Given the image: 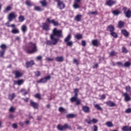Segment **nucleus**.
Returning a JSON list of instances; mask_svg holds the SVG:
<instances>
[{
    "label": "nucleus",
    "mask_w": 131,
    "mask_h": 131,
    "mask_svg": "<svg viewBox=\"0 0 131 131\" xmlns=\"http://www.w3.org/2000/svg\"><path fill=\"white\" fill-rule=\"evenodd\" d=\"M106 104L107 106H108L109 107H116V103L111 101H108L106 102Z\"/></svg>",
    "instance_id": "aec40b11"
},
{
    "label": "nucleus",
    "mask_w": 131,
    "mask_h": 131,
    "mask_svg": "<svg viewBox=\"0 0 131 131\" xmlns=\"http://www.w3.org/2000/svg\"><path fill=\"white\" fill-rule=\"evenodd\" d=\"M67 118H74L75 115L73 114H70L66 116Z\"/></svg>",
    "instance_id": "e433bc0d"
},
{
    "label": "nucleus",
    "mask_w": 131,
    "mask_h": 131,
    "mask_svg": "<svg viewBox=\"0 0 131 131\" xmlns=\"http://www.w3.org/2000/svg\"><path fill=\"white\" fill-rule=\"evenodd\" d=\"M82 17V15L79 14L76 16L75 17V20L77 21V22H80L81 21V17Z\"/></svg>",
    "instance_id": "393cba45"
},
{
    "label": "nucleus",
    "mask_w": 131,
    "mask_h": 131,
    "mask_svg": "<svg viewBox=\"0 0 131 131\" xmlns=\"http://www.w3.org/2000/svg\"><path fill=\"white\" fill-rule=\"evenodd\" d=\"M21 29L23 32L25 33L26 31H27V27L26 25H24L21 26Z\"/></svg>",
    "instance_id": "72a5a7b5"
},
{
    "label": "nucleus",
    "mask_w": 131,
    "mask_h": 131,
    "mask_svg": "<svg viewBox=\"0 0 131 131\" xmlns=\"http://www.w3.org/2000/svg\"><path fill=\"white\" fill-rule=\"evenodd\" d=\"M71 34H69L64 39V42H68V41H70V39H71Z\"/></svg>",
    "instance_id": "bb28decb"
},
{
    "label": "nucleus",
    "mask_w": 131,
    "mask_h": 131,
    "mask_svg": "<svg viewBox=\"0 0 131 131\" xmlns=\"http://www.w3.org/2000/svg\"><path fill=\"white\" fill-rule=\"evenodd\" d=\"M110 55L112 57L113 56H116V53H115L114 51H112L110 53Z\"/></svg>",
    "instance_id": "13d9d810"
},
{
    "label": "nucleus",
    "mask_w": 131,
    "mask_h": 131,
    "mask_svg": "<svg viewBox=\"0 0 131 131\" xmlns=\"http://www.w3.org/2000/svg\"><path fill=\"white\" fill-rule=\"evenodd\" d=\"M121 33L123 34V35H124L125 37H127V36L129 35V33H128L125 29L122 30Z\"/></svg>",
    "instance_id": "4be33fe9"
},
{
    "label": "nucleus",
    "mask_w": 131,
    "mask_h": 131,
    "mask_svg": "<svg viewBox=\"0 0 131 131\" xmlns=\"http://www.w3.org/2000/svg\"><path fill=\"white\" fill-rule=\"evenodd\" d=\"M15 112V108H14V107L12 106L9 108V112Z\"/></svg>",
    "instance_id": "0e129e2a"
},
{
    "label": "nucleus",
    "mask_w": 131,
    "mask_h": 131,
    "mask_svg": "<svg viewBox=\"0 0 131 131\" xmlns=\"http://www.w3.org/2000/svg\"><path fill=\"white\" fill-rule=\"evenodd\" d=\"M122 53H123V54H127L128 51L126 49V48L123 47L122 48Z\"/></svg>",
    "instance_id": "4c0bfd02"
},
{
    "label": "nucleus",
    "mask_w": 131,
    "mask_h": 131,
    "mask_svg": "<svg viewBox=\"0 0 131 131\" xmlns=\"http://www.w3.org/2000/svg\"><path fill=\"white\" fill-rule=\"evenodd\" d=\"M125 90L126 91V92H130L131 91L130 86H126L125 88Z\"/></svg>",
    "instance_id": "6e6d98bb"
},
{
    "label": "nucleus",
    "mask_w": 131,
    "mask_h": 131,
    "mask_svg": "<svg viewBox=\"0 0 131 131\" xmlns=\"http://www.w3.org/2000/svg\"><path fill=\"white\" fill-rule=\"evenodd\" d=\"M46 22H47V23H51L54 25V26H59V25H60L58 21H55V19H52L51 20L49 18H47Z\"/></svg>",
    "instance_id": "9d476101"
},
{
    "label": "nucleus",
    "mask_w": 131,
    "mask_h": 131,
    "mask_svg": "<svg viewBox=\"0 0 131 131\" xmlns=\"http://www.w3.org/2000/svg\"><path fill=\"white\" fill-rule=\"evenodd\" d=\"M13 73L15 75V78H20L23 75V73L20 72L19 71H14Z\"/></svg>",
    "instance_id": "9b49d317"
},
{
    "label": "nucleus",
    "mask_w": 131,
    "mask_h": 131,
    "mask_svg": "<svg viewBox=\"0 0 131 131\" xmlns=\"http://www.w3.org/2000/svg\"><path fill=\"white\" fill-rule=\"evenodd\" d=\"M82 110L85 113H90V107L86 105L82 107Z\"/></svg>",
    "instance_id": "412c9836"
},
{
    "label": "nucleus",
    "mask_w": 131,
    "mask_h": 131,
    "mask_svg": "<svg viewBox=\"0 0 131 131\" xmlns=\"http://www.w3.org/2000/svg\"><path fill=\"white\" fill-rule=\"evenodd\" d=\"M30 105L34 109H38V103L35 102L32 100L30 101Z\"/></svg>",
    "instance_id": "f8f14e48"
},
{
    "label": "nucleus",
    "mask_w": 131,
    "mask_h": 131,
    "mask_svg": "<svg viewBox=\"0 0 131 131\" xmlns=\"http://www.w3.org/2000/svg\"><path fill=\"white\" fill-rule=\"evenodd\" d=\"M92 43L94 47H99L100 41L98 39H94L92 40Z\"/></svg>",
    "instance_id": "6ab92c4d"
},
{
    "label": "nucleus",
    "mask_w": 131,
    "mask_h": 131,
    "mask_svg": "<svg viewBox=\"0 0 131 131\" xmlns=\"http://www.w3.org/2000/svg\"><path fill=\"white\" fill-rule=\"evenodd\" d=\"M34 97L37 99H38L39 100H40L41 99V97H40V94L39 93L36 94Z\"/></svg>",
    "instance_id": "09e8293b"
},
{
    "label": "nucleus",
    "mask_w": 131,
    "mask_h": 131,
    "mask_svg": "<svg viewBox=\"0 0 131 131\" xmlns=\"http://www.w3.org/2000/svg\"><path fill=\"white\" fill-rule=\"evenodd\" d=\"M26 52L27 54H34V53L37 52L36 44L32 42H30L26 49Z\"/></svg>",
    "instance_id": "f257e3e1"
},
{
    "label": "nucleus",
    "mask_w": 131,
    "mask_h": 131,
    "mask_svg": "<svg viewBox=\"0 0 131 131\" xmlns=\"http://www.w3.org/2000/svg\"><path fill=\"white\" fill-rule=\"evenodd\" d=\"M40 4H41L42 7H47L48 3H47V1L42 0L40 2Z\"/></svg>",
    "instance_id": "7c9ffc66"
},
{
    "label": "nucleus",
    "mask_w": 131,
    "mask_h": 131,
    "mask_svg": "<svg viewBox=\"0 0 131 131\" xmlns=\"http://www.w3.org/2000/svg\"><path fill=\"white\" fill-rule=\"evenodd\" d=\"M35 75L37 77H38L40 76V72H39V71H37L35 72Z\"/></svg>",
    "instance_id": "3c124183"
},
{
    "label": "nucleus",
    "mask_w": 131,
    "mask_h": 131,
    "mask_svg": "<svg viewBox=\"0 0 131 131\" xmlns=\"http://www.w3.org/2000/svg\"><path fill=\"white\" fill-rule=\"evenodd\" d=\"M11 32L13 33V34H17L18 33H19L20 31L18 29H13L11 30Z\"/></svg>",
    "instance_id": "c756f323"
},
{
    "label": "nucleus",
    "mask_w": 131,
    "mask_h": 131,
    "mask_svg": "<svg viewBox=\"0 0 131 131\" xmlns=\"http://www.w3.org/2000/svg\"><path fill=\"white\" fill-rule=\"evenodd\" d=\"M78 92H79L78 89H74V93L75 94L74 96L72 97L70 99V101L72 103H73V102H76V101L78 100L77 97H78Z\"/></svg>",
    "instance_id": "39448f33"
},
{
    "label": "nucleus",
    "mask_w": 131,
    "mask_h": 131,
    "mask_svg": "<svg viewBox=\"0 0 131 131\" xmlns=\"http://www.w3.org/2000/svg\"><path fill=\"white\" fill-rule=\"evenodd\" d=\"M33 65H34V61L33 60H31L30 61H27L26 62V68H29V67L33 66Z\"/></svg>",
    "instance_id": "f3484780"
},
{
    "label": "nucleus",
    "mask_w": 131,
    "mask_h": 131,
    "mask_svg": "<svg viewBox=\"0 0 131 131\" xmlns=\"http://www.w3.org/2000/svg\"><path fill=\"white\" fill-rule=\"evenodd\" d=\"M58 111L59 112H64V111H65V109L62 107H60L59 108Z\"/></svg>",
    "instance_id": "052dcab7"
},
{
    "label": "nucleus",
    "mask_w": 131,
    "mask_h": 131,
    "mask_svg": "<svg viewBox=\"0 0 131 131\" xmlns=\"http://www.w3.org/2000/svg\"><path fill=\"white\" fill-rule=\"evenodd\" d=\"M25 20V18H24V16L20 15L18 17V20L19 22H23Z\"/></svg>",
    "instance_id": "37998d69"
},
{
    "label": "nucleus",
    "mask_w": 131,
    "mask_h": 131,
    "mask_svg": "<svg viewBox=\"0 0 131 131\" xmlns=\"http://www.w3.org/2000/svg\"><path fill=\"white\" fill-rule=\"evenodd\" d=\"M17 17V15L14 12H11L9 14L8 16V19L9 22H12L13 21V19H15Z\"/></svg>",
    "instance_id": "1a4fd4ad"
},
{
    "label": "nucleus",
    "mask_w": 131,
    "mask_h": 131,
    "mask_svg": "<svg viewBox=\"0 0 131 131\" xmlns=\"http://www.w3.org/2000/svg\"><path fill=\"white\" fill-rule=\"evenodd\" d=\"M51 40H47L46 42V45L47 46H52V45H53V46H55V45H57L58 43V41H59V39H51Z\"/></svg>",
    "instance_id": "423d86ee"
},
{
    "label": "nucleus",
    "mask_w": 131,
    "mask_h": 131,
    "mask_svg": "<svg viewBox=\"0 0 131 131\" xmlns=\"http://www.w3.org/2000/svg\"><path fill=\"white\" fill-rule=\"evenodd\" d=\"M57 3V8L59 9V10H63L65 9V3L61 0H56Z\"/></svg>",
    "instance_id": "20e7f679"
},
{
    "label": "nucleus",
    "mask_w": 131,
    "mask_h": 131,
    "mask_svg": "<svg viewBox=\"0 0 131 131\" xmlns=\"http://www.w3.org/2000/svg\"><path fill=\"white\" fill-rule=\"evenodd\" d=\"M131 63L129 61H126L124 64V67H129L130 66Z\"/></svg>",
    "instance_id": "c03bdc74"
},
{
    "label": "nucleus",
    "mask_w": 131,
    "mask_h": 131,
    "mask_svg": "<svg viewBox=\"0 0 131 131\" xmlns=\"http://www.w3.org/2000/svg\"><path fill=\"white\" fill-rule=\"evenodd\" d=\"M105 125H106L107 127H112V126H113V124L112 122L108 121L106 123Z\"/></svg>",
    "instance_id": "c9c22d12"
},
{
    "label": "nucleus",
    "mask_w": 131,
    "mask_h": 131,
    "mask_svg": "<svg viewBox=\"0 0 131 131\" xmlns=\"http://www.w3.org/2000/svg\"><path fill=\"white\" fill-rule=\"evenodd\" d=\"M116 64L118 65V66H121V67H124V66L123 65V63H122V62L119 61V62H117L116 63Z\"/></svg>",
    "instance_id": "5fc2aeb1"
},
{
    "label": "nucleus",
    "mask_w": 131,
    "mask_h": 131,
    "mask_svg": "<svg viewBox=\"0 0 131 131\" xmlns=\"http://www.w3.org/2000/svg\"><path fill=\"white\" fill-rule=\"evenodd\" d=\"M62 35V31L58 30H57V28H55L53 30L52 34L50 35V39H56V38H55V36H57V37H61Z\"/></svg>",
    "instance_id": "f03ea898"
},
{
    "label": "nucleus",
    "mask_w": 131,
    "mask_h": 131,
    "mask_svg": "<svg viewBox=\"0 0 131 131\" xmlns=\"http://www.w3.org/2000/svg\"><path fill=\"white\" fill-rule=\"evenodd\" d=\"M66 45L67 46V47H72V46H73V42H72V41H69L68 42H66Z\"/></svg>",
    "instance_id": "58836bf2"
},
{
    "label": "nucleus",
    "mask_w": 131,
    "mask_h": 131,
    "mask_svg": "<svg viewBox=\"0 0 131 131\" xmlns=\"http://www.w3.org/2000/svg\"><path fill=\"white\" fill-rule=\"evenodd\" d=\"M94 106L95 108H96V109L97 110H99L100 111H102V110H103V108H102V107H101L99 104H95Z\"/></svg>",
    "instance_id": "ea45409f"
},
{
    "label": "nucleus",
    "mask_w": 131,
    "mask_h": 131,
    "mask_svg": "<svg viewBox=\"0 0 131 131\" xmlns=\"http://www.w3.org/2000/svg\"><path fill=\"white\" fill-rule=\"evenodd\" d=\"M12 10V7L11 6H7L5 10H4V13H8L9 11H11Z\"/></svg>",
    "instance_id": "473e14b6"
},
{
    "label": "nucleus",
    "mask_w": 131,
    "mask_h": 131,
    "mask_svg": "<svg viewBox=\"0 0 131 131\" xmlns=\"http://www.w3.org/2000/svg\"><path fill=\"white\" fill-rule=\"evenodd\" d=\"M112 13L113 14V15H115V16H118L119 14H121V11L118 10H113L112 11Z\"/></svg>",
    "instance_id": "cd10ccee"
},
{
    "label": "nucleus",
    "mask_w": 131,
    "mask_h": 131,
    "mask_svg": "<svg viewBox=\"0 0 131 131\" xmlns=\"http://www.w3.org/2000/svg\"><path fill=\"white\" fill-rule=\"evenodd\" d=\"M26 5L27 7H32V4H31V2L29 1H26Z\"/></svg>",
    "instance_id": "a18cd8bd"
},
{
    "label": "nucleus",
    "mask_w": 131,
    "mask_h": 131,
    "mask_svg": "<svg viewBox=\"0 0 131 131\" xmlns=\"http://www.w3.org/2000/svg\"><path fill=\"white\" fill-rule=\"evenodd\" d=\"M73 8H74L75 9H79V8H80V6L78 5V4L75 3L73 5Z\"/></svg>",
    "instance_id": "49530a36"
},
{
    "label": "nucleus",
    "mask_w": 131,
    "mask_h": 131,
    "mask_svg": "<svg viewBox=\"0 0 131 131\" xmlns=\"http://www.w3.org/2000/svg\"><path fill=\"white\" fill-rule=\"evenodd\" d=\"M24 83V80L23 79H19L17 81H14V84L17 85H22Z\"/></svg>",
    "instance_id": "2eb2a0df"
},
{
    "label": "nucleus",
    "mask_w": 131,
    "mask_h": 131,
    "mask_svg": "<svg viewBox=\"0 0 131 131\" xmlns=\"http://www.w3.org/2000/svg\"><path fill=\"white\" fill-rule=\"evenodd\" d=\"M5 53H6V51H5V50H2L0 51L1 58H3V57H4V55H5Z\"/></svg>",
    "instance_id": "de8ad7c7"
},
{
    "label": "nucleus",
    "mask_w": 131,
    "mask_h": 131,
    "mask_svg": "<svg viewBox=\"0 0 131 131\" xmlns=\"http://www.w3.org/2000/svg\"><path fill=\"white\" fill-rule=\"evenodd\" d=\"M126 10H127V8H126V7L123 8L122 10L124 12V14H125L126 18H130L131 11L129 10H128L126 11Z\"/></svg>",
    "instance_id": "6e6552de"
},
{
    "label": "nucleus",
    "mask_w": 131,
    "mask_h": 131,
    "mask_svg": "<svg viewBox=\"0 0 131 131\" xmlns=\"http://www.w3.org/2000/svg\"><path fill=\"white\" fill-rule=\"evenodd\" d=\"M7 45L6 44H2L0 46V49L2 50V51H6V50L7 49Z\"/></svg>",
    "instance_id": "c85d7f7f"
},
{
    "label": "nucleus",
    "mask_w": 131,
    "mask_h": 131,
    "mask_svg": "<svg viewBox=\"0 0 131 131\" xmlns=\"http://www.w3.org/2000/svg\"><path fill=\"white\" fill-rule=\"evenodd\" d=\"M42 28L43 30H46V31L50 30V26H49V25L47 23H43Z\"/></svg>",
    "instance_id": "a211bd4d"
},
{
    "label": "nucleus",
    "mask_w": 131,
    "mask_h": 131,
    "mask_svg": "<svg viewBox=\"0 0 131 131\" xmlns=\"http://www.w3.org/2000/svg\"><path fill=\"white\" fill-rule=\"evenodd\" d=\"M91 121H92V122H93V123H97L98 122V120L97 119L93 118L91 120Z\"/></svg>",
    "instance_id": "680f3d73"
},
{
    "label": "nucleus",
    "mask_w": 131,
    "mask_h": 131,
    "mask_svg": "<svg viewBox=\"0 0 131 131\" xmlns=\"http://www.w3.org/2000/svg\"><path fill=\"white\" fill-rule=\"evenodd\" d=\"M15 97H16V95L15 94V93L9 94L8 95V99L10 101H13V99H15Z\"/></svg>",
    "instance_id": "5701e85b"
},
{
    "label": "nucleus",
    "mask_w": 131,
    "mask_h": 131,
    "mask_svg": "<svg viewBox=\"0 0 131 131\" xmlns=\"http://www.w3.org/2000/svg\"><path fill=\"white\" fill-rule=\"evenodd\" d=\"M88 15H98V12L97 11L89 12Z\"/></svg>",
    "instance_id": "8fccbe9b"
},
{
    "label": "nucleus",
    "mask_w": 131,
    "mask_h": 131,
    "mask_svg": "<svg viewBox=\"0 0 131 131\" xmlns=\"http://www.w3.org/2000/svg\"><path fill=\"white\" fill-rule=\"evenodd\" d=\"M116 4V2L113 1L112 0H107L105 3V5L106 6H108V7H112V6H114V5H115Z\"/></svg>",
    "instance_id": "ddd939ff"
},
{
    "label": "nucleus",
    "mask_w": 131,
    "mask_h": 131,
    "mask_svg": "<svg viewBox=\"0 0 131 131\" xmlns=\"http://www.w3.org/2000/svg\"><path fill=\"white\" fill-rule=\"evenodd\" d=\"M12 126L13 128H14V129L18 128V125H17V124H16V123H13L12 125Z\"/></svg>",
    "instance_id": "4d7b16f0"
},
{
    "label": "nucleus",
    "mask_w": 131,
    "mask_h": 131,
    "mask_svg": "<svg viewBox=\"0 0 131 131\" xmlns=\"http://www.w3.org/2000/svg\"><path fill=\"white\" fill-rule=\"evenodd\" d=\"M34 10V11H37V12H42V11H43V9L39 6H35Z\"/></svg>",
    "instance_id": "a878e982"
},
{
    "label": "nucleus",
    "mask_w": 131,
    "mask_h": 131,
    "mask_svg": "<svg viewBox=\"0 0 131 131\" xmlns=\"http://www.w3.org/2000/svg\"><path fill=\"white\" fill-rule=\"evenodd\" d=\"M57 128L58 130H60V131L65 130V129H66L67 128H68L70 130H71V129H72V128H71V126H70L68 124H64L63 125H61L60 124H58L57 126Z\"/></svg>",
    "instance_id": "7ed1b4c3"
},
{
    "label": "nucleus",
    "mask_w": 131,
    "mask_h": 131,
    "mask_svg": "<svg viewBox=\"0 0 131 131\" xmlns=\"http://www.w3.org/2000/svg\"><path fill=\"white\" fill-rule=\"evenodd\" d=\"M75 37L76 39H81L82 38V35L77 34L75 36Z\"/></svg>",
    "instance_id": "79ce46f5"
},
{
    "label": "nucleus",
    "mask_w": 131,
    "mask_h": 131,
    "mask_svg": "<svg viewBox=\"0 0 131 131\" xmlns=\"http://www.w3.org/2000/svg\"><path fill=\"white\" fill-rule=\"evenodd\" d=\"M14 117H15V116H14V115H13V114H10L9 116V118H10V119H13V118H14Z\"/></svg>",
    "instance_id": "338daca9"
},
{
    "label": "nucleus",
    "mask_w": 131,
    "mask_h": 131,
    "mask_svg": "<svg viewBox=\"0 0 131 131\" xmlns=\"http://www.w3.org/2000/svg\"><path fill=\"white\" fill-rule=\"evenodd\" d=\"M85 45H86V42L84 40H82L81 41V45L82 47H85Z\"/></svg>",
    "instance_id": "69168bd1"
},
{
    "label": "nucleus",
    "mask_w": 131,
    "mask_h": 131,
    "mask_svg": "<svg viewBox=\"0 0 131 131\" xmlns=\"http://www.w3.org/2000/svg\"><path fill=\"white\" fill-rule=\"evenodd\" d=\"M123 97H124V101L125 102H128L129 101H131V98L128 95V94L126 93H124L123 94Z\"/></svg>",
    "instance_id": "4468645a"
},
{
    "label": "nucleus",
    "mask_w": 131,
    "mask_h": 131,
    "mask_svg": "<svg viewBox=\"0 0 131 131\" xmlns=\"http://www.w3.org/2000/svg\"><path fill=\"white\" fill-rule=\"evenodd\" d=\"M125 113H127L128 114H129V113H131V108H127L125 110Z\"/></svg>",
    "instance_id": "bf43d9fd"
},
{
    "label": "nucleus",
    "mask_w": 131,
    "mask_h": 131,
    "mask_svg": "<svg viewBox=\"0 0 131 131\" xmlns=\"http://www.w3.org/2000/svg\"><path fill=\"white\" fill-rule=\"evenodd\" d=\"M73 63L74 64H76V65H77V66H78V65H79V63L78 62V61L77 60V59L74 58L73 60Z\"/></svg>",
    "instance_id": "603ef678"
},
{
    "label": "nucleus",
    "mask_w": 131,
    "mask_h": 131,
    "mask_svg": "<svg viewBox=\"0 0 131 131\" xmlns=\"http://www.w3.org/2000/svg\"><path fill=\"white\" fill-rule=\"evenodd\" d=\"M111 35H112V36H113V37H114L115 38H117V37H118V35L115 32H112L110 33Z\"/></svg>",
    "instance_id": "a19ab883"
},
{
    "label": "nucleus",
    "mask_w": 131,
    "mask_h": 131,
    "mask_svg": "<svg viewBox=\"0 0 131 131\" xmlns=\"http://www.w3.org/2000/svg\"><path fill=\"white\" fill-rule=\"evenodd\" d=\"M56 62H63L64 61V57L63 56H57L55 58Z\"/></svg>",
    "instance_id": "b1692460"
},
{
    "label": "nucleus",
    "mask_w": 131,
    "mask_h": 131,
    "mask_svg": "<svg viewBox=\"0 0 131 131\" xmlns=\"http://www.w3.org/2000/svg\"><path fill=\"white\" fill-rule=\"evenodd\" d=\"M51 79V76H47L44 78L40 79L39 80L37 81V83H47L48 80Z\"/></svg>",
    "instance_id": "0eeeda50"
},
{
    "label": "nucleus",
    "mask_w": 131,
    "mask_h": 131,
    "mask_svg": "<svg viewBox=\"0 0 131 131\" xmlns=\"http://www.w3.org/2000/svg\"><path fill=\"white\" fill-rule=\"evenodd\" d=\"M81 103V100L78 99V100L76 101V105H77V106L80 105Z\"/></svg>",
    "instance_id": "864d4df0"
},
{
    "label": "nucleus",
    "mask_w": 131,
    "mask_h": 131,
    "mask_svg": "<svg viewBox=\"0 0 131 131\" xmlns=\"http://www.w3.org/2000/svg\"><path fill=\"white\" fill-rule=\"evenodd\" d=\"M93 131H98V126L96 125H93Z\"/></svg>",
    "instance_id": "e2e57ef3"
},
{
    "label": "nucleus",
    "mask_w": 131,
    "mask_h": 131,
    "mask_svg": "<svg viewBox=\"0 0 131 131\" xmlns=\"http://www.w3.org/2000/svg\"><path fill=\"white\" fill-rule=\"evenodd\" d=\"M124 26V23L122 21H119L118 22V27L119 28H122Z\"/></svg>",
    "instance_id": "2f4dec72"
},
{
    "label": "nucleus",
    "mask_w": 131,
    "mask_h": 131,
    "mask_svg": "<svg viewBox=\"0 0 131 131\" xmlns=\"http://www.w3.org/2000/svg\"><path fill=\"white\" fill-rule=\"evenodd\" d=\"M106 30L107 31H109L110 33H111V32H113L114 30H115V28L114 26L111 25L107 26Z\"/></svg>",
    "instance_id": "dca6fc26"
},
{
    "label": "nucleus",
    "mask_w": 131,
    "mask_h": 131,
    "mask_svg": "<svg viewBox=\"0 0 131 131\" xmlns=\"http://www.w3.org/2000/svg\"><path fill=\"white\" fill-rule=\"evenodd\" d=\"M42 58V57L40 56H37L36 57V60H37L38 61H40V60Z\"/></svg>",
    "instance_id": "774afa93"
},
{
    "label": "nucleus",
    "mask_w": 131,
    "mask_h": 131,
    "mask_svg": "<svg viewBox=\"0 0 131 131\" xmlns=\"http://www.w3.org/2000/svg\"><path fill=\"white\" fill-rule=\"evenodd\" d=\"M6 26H7V27H12V28H15V25L14 24H12L11 25H10V23L9 22H7L5 24Z\"/></svg>",
    "instance_id": "f704fd0d"
}]
</instances>
